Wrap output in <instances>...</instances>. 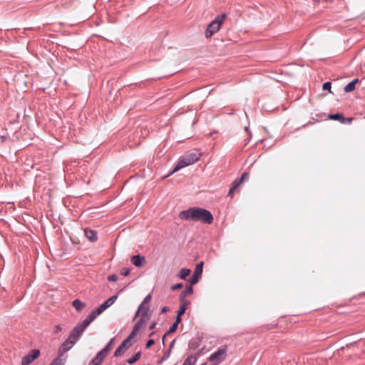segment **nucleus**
I'll use <instances>...</instances> for the list:
<instances>
[{
	"mask_svg": "<svg viewBox=\"0 0 365 365\" xmlns=\"http://www.w3.org/2000/svg\"><path fill=\"white\" fill-rule=\"evenodd\" d=\"M203 265H204L203 262H200V263H198L196 265V267L195 268L194 273H193L192 276L189 279V283L191 285L196 284L199 282V280L202 276Z\"/></svg>",
	"mask_w": 365,
	"mask_h": 365,
	"instance_id": "5",
	"label": "nucleus"
},
{
	"mask_svg": "<svg viewBox=\"0 0 365 365\" xmlns=\"http://www.w3.org/2000/svg\"><path fill=\"white\" fill-rule=\"evenodd\" d=\"M97 317L98 316L92 311L91 313L86 317V319L91 324Z\"/></svg>",
	"mask_w": 365,
	"mask_h": 365,
	"instance_id": "35",
	"label": "nucleus"
},
{
	"mask_svg": "<svg viewBox=\"0 0 365 365\" xmlns=\"http://www.w3.org/2000/svg\"><path fill=\"white\" fill-rule=\"evenodd\" d=\"M130 272V269L128 268H123L120 270V274L123 276H125V277L129 275Z\"/></svg>",
	"mask_w": 365,
	"mask_h": 365,
	"instance_id": "41",
	"label": "nucleus"
},
{
	"mask_svg": "<svg viewBox=\"0 0 365 365\" xmlns=\"http://www.w3.org/2000/svg\"><path fill=\"white\" fill-rule=\"evenodd\" d=\"M83 330L90 324V322L87 319H84L82 323L78 324Z\"/></svg>",
	"mask_w": 365,
	"mask_h": 365,
	"instance_id": "38",
	"label": "nucleus"
},
{
	"mask_svg": "<svg viewBox=\"0 0 365 365\" xmlns=\"http://www.w3.org/2000/svg\"><path fill=\"white\" fill-rule=\"evenodd\" d=\"M175 342V339H173V340L171 341L170 344V347H169V349H170V350H171V351H172V349H173V346H174Z\"/></svg>",
	"mask_w": 365,
	"mask_h": 365,
	"instance_id": "51",
	"label": "nucleus"
},
{
	"mask_svg": "<svg viewBox=\"0 0 365 365\" xmlns=\"http://www.w3.org/2000/svg\"><path fill=\"white\" fill-rule=\"evenodd\" d=\"M249 178V173H244L241 177L239 178L241 182H245L248 180Z\"/></svg>",
	"mask_w": 365,
	"mask_h": 365,
	"instance_id": "40",
	"label": "nucleus"
},
{
	"mask_svg": "<svg viewBox=\"0 0 365 365\" xmlns=\"http://www.w3.org/2000/svg\"><path fill=\"white\" fill-rule=\"evenodd\" d=\"M114 341V338L110 340V341L106 344V346L103 349H107V351H110L112 348V344Z\"/></svg>",
	"mask_w": 365,
	"mask_h": 365,
	"instance_id": "43",
	"label": "nucleus"
},
{
	"mask_svg": "<svg viewBox=\"0 0 365 365\" xmlns=\"http://www.w3.org/2000/svg\"><path fill=\"white\" fill-rule=\"evenodd\" d=\"M322 88L323 90H325V91H329V92H331V82H325L323 86H322Z\"/></svg>",
	"mask_w": 365,
	"mask_h": 365,
	"instance_id": "33",
	"label": "nucleus"
},
{
	"mask_svg": "<svg viewBox=\"0 0 365 365\" xmlns=\"http://www.w3.org/2000/svg\"><path fill=\"white\" fill-rule=\"evenodd\" d=\"M145 325H143L142 323H140L139 321L137 322V323L135 324V326L133 328V330L134 331H138L140 329L143 327Z\"/></svg>",
	"mask_w": 365,
	"mask_h": 365,
	"instance_id": "32",
	"label": "nucleus"
},
{
	"mask_svg": "<svg viewBox=\"0 0 365 365\" xmlns=\"http://www.w3.org/2000/svg\"><path fill=\"white\" fill-rule=\"evenodd\" d=\"M108 280L110 282H116L118 280V277L115 274H110L108 277Z\"/></svg>",
	"mask_w": 365,
	"mask_h": 365,
	"instance_id": "44",
	"label": "nucleus"
},
{
	"mask_svg": "<svg viewBox=\"0 0 365 365\" xmlns=\"http://www.w3.org/2000/svg\"><path fill=\"white\" fill-rule=\"evenodd\" d=\"M152 299V295L151 294H148L144 299L143 300L142 303L139 305L138 310L134 316L133 320H135L140 314L141 310L150 309L148 304L150 302Z\"/></svg>",
	"mask_w": 365,
	"mask_h": 365,
	"instance_id": "8",
	"label": "nucleus"
},
{
	"mask_svg": "<svg viewBox=\"0 0 365 365\" xmlns=\"http://www.w3.org/2000/svg\"><path fill=\"white\" fill-rule=\"evenodd\" d=\"M6 138L5 136H1V141L4 142L6 140Z\"/></svg>",
	"mask_w": 365,
	"mask_h": 365,
	"instance_id": "52",
	"label": "nucleus"
},
{
	"mask_svg": "<svg viewBox=\"0 0 365 365\" xmlns=\"http://www.w3.org/2000/svg\"><path fill=\"white\" fill-rule=\"evenodd\" d=\"M190 274V269L187 268H182L179 273L178 274V277L182 279H185L186 277Z\"/></svg>",
	"mask_w": 365,
	"mask_h": 365,
	"instance_id": "21",
	"label": "nucleus"
},
{
	"mask_svg": "<svg viewBox=\"0 0 365 365\" xmlns=\"http://www.w3.org/2000/svg\"><path fill=\"white\" fill-rule=\"evenodd\" d=\"M178 325L177 324V323H173L169 328V329L167 331V332L164 334L163 337V344H165V338L166 336V335H168V334L170 333H173V332H175L176 331V330L178 329Z\"/></svg>",
	"mask_w": 365,
	"mask_h": 365,
	"instance_id": "24",
	"label": "nucleus"
},
{
	"mask_svg": "<svg viewBox=\"0 0 365 365\" xmlns=\"http://www.w3.org/2000/svg\"><path fill=\"white\" fill-rule=\"evenodd\" d=\"M132 346L131 342H128V340H123L120 345L116 349L114 352L115 357H119L124 354V353Z\"/></svg>",
	"mask_w": 365,
	"mask_h": 365,
	"instance_id": "7",
	"label": "nucleus"
},
{
	"mask_svg": "<svg viewBox=\"0 0 365 365\" xmlns=\"http://www.w3.org/2000/svg\"><path fill=\"white\" fill-rule=\"evenodd\" d=\"M242 183V182L239 178L235 179L231 185L227 196L232 197L234 192L239 189Z\"/></svg>",
	"mask_w": 365,
	"mask_h": 365,
	"instance_id": "13",
	"label": "nucleus"
},
{
	"mask_svg": "<svg viewBox=\"0 0 365 365\" xmlns=\"http://www.w3.org/2000/svg\"><path fill=\"white\" fill-rule=\"evenodd\" d=\"M141 316L138 321L142 323L143 325L150 319L151 312H150V309H146L141 310Z\"/></svg>",
	"mask_w": 365,
	"mask_h": 365,
	"instance_id": "14",
	"label": "nucleus"
},
{
	"mask_svg": "<svg viewBox=\"0 0 365 365\" xmlns=\"http://www.w3.org/2000/svg\"><path fill=\"white\" fill-rule=\"evenodd\" d=\"M200 344L201 340L200 339H195L190 342L189 349L192 350H195L200 346Z\"/></svg>",
	"mask_w": 365,
	"mask_h": 365,
	"instance_id": "23",
	"label": "nucleus"
},
{
	"mask_svg": "<svg viewBox=\"0 0 365 365\" xmlns=\"http://www.w3.org/2000/svg\"><path fill=\"white\" fill-rule=\"evenodd\" d=\"M84 330L77 324L70 332L71 334H73V335L79 339V338L83 334Z\"/></svg>",
	"mask_w": 365,
	"mask_h": 365,
	"instance_id": "18",
	"label": "nucleus"
},
{
	"mask_svg": "<svg viewBox=\"0 0 365 365\" xmlns=\"http://www.w3.org/2000/svg\"><path fill=\"white\" fill-rule=\"evenodd\" d=\"M193 293V288L192 285H190L186 287L185 289L182 291L180 294V302H188L187 300H185V298L187 294H191Z\"/></svg>",
	"mask_w": 365,
	"mask_h": 365,
	"instance_id": "15",
	"label": "nucleus"
},
{
	"mask_svg": "<svg viewBox=\"0 0 365 365\" xmlns=\"http://www.w3.org/2000/svg\"><path fill=\"white\" fill-rule=\"evenodd\" d=\"M84 234L86 237L92 242H96L98 240L97 232L94 230L86 228L84 230Z\"/></svg>",
	"mask_w": 365,
	"mask_h": 365,
	"instance_id": "11",
	"label": "nucleus"
},
{
	"mask_svg": "<svg viewBox=\"0 0 365 365\" xmlns=\"http://www.w3.org/2000/svg\"><path fill=\"white\" fill-rule=\"evenodd\" d=\"M190 304V302H180V306L179 309L177 312V314L179 316H182L187 309V307Z\"/></svg>",
	"mask_w": 365,
	"mask_h": 365,
	"instance_id": "20",
	"label": "nucleus"
},
{
	"mask_svg": "<svg viewBox=\"0 0 365 365\" xmlns=\"http://www.w3.org/2000/svg\"><path fill=\"white\" fill-rule=\"evenodd\" d=\"M132 263L137 267H140L145 264V258L144 256L138 255L131 257Z\"/></svg>",
	"mask_w": 365,
	"mask_h": 365,
	"instance_id": "10",
	"label": "nucleus"
},
{
	"mask_svg": "<svg viewBox=\"0 0 365 365\" xmlns=\"http://www.w3.org/2000/svg\"><path fill=\"white\" fill-rule=\"evenodd\" d=\"M201 365H207V364L206 363H203Z\"/></svg>",
	"mask_w": 365,
	"mask_h": 365,
	"instance_id": "56",
	"label": "nucleus"
},
{
	"mask_svg": "<svg viewBox=\"0 0 365 365\" xmlns=\"http://www.w3.org/2000/svg\"><path fill=\"white\" fill-rule=\"evenodd\" d=\"M74 344H73L71 341H68L67 339L62 343L61 346H60L58 351V356H63L65 353L68 351L73 346Z\"/></svg>",
	"mask_w": 365,
	"mask_h": 365,
	"instance_id": "9",
	"label": "nucleus"
},
{
	"mask_svg": "<svg viewBox=\"0 0 365 365\" xmlns=\"http://www.w3.org/2000/svg\"><path fill=\"white\" fill-rule=\"evenodd\" d=\"M101 361L96 356L89 362L88 365H101Z\"/></svg>",
	"mask_w": 365,
	"mask_h": 365,
	"instance_id": "36",
	"label": "nucleus"
},
{
	"mask_svg": "<svg viewBox=\"0 0 365 365\" xmlns=\"http://www.w3.org/2000/svg\"><path fill=\"white\" fill-rule=\"evenodd\" d=\"M72 305L77 312H81L83 309L86 307V304L82 302L78 299L73 300L72 302Z\"/></svg>",
	"mask_w": 365,
	"mask_h": 365,
	"instance_id": "16",
	"label": "nucleus"
},
{
	"mask_svg": "<svg viewBox=\"0 0 365 365\" xmlns=\"http://www.w3.org/2000/svg\"><path fill=\"white\" fill-rule=\"evenodd\" d=\"M170 353H171L170 349H168L167 351H165V353L163 354V356H162V358L160 359V362L168 359L170 355Z\"/></svg>",
	"mask_w": 365,
	"mask_h": 365,
	"instance_id": "29",
	"label": "nucleus"
},
{
	"mask_svg": "<svg viewBox=\"0 0 365 365\" xmlns=\"http://www.w3.org/2000/svg\"><path fill=\"white\" fill-rule=\"evenodd\" d=\"M145 325H143L142 323H140L139 321L137 322V323L135 324V326L133 328V330L134 331H138L140 329L143 327Z\"/></svg>",
	"mask_w": 365,
	"mask_h": 365,
	"instance_id": "31",
	"label": "nucleus"
},
{
	"mask_svg": "<svg viewBox=\"0 0 365 365\" xmlns=\"http://www.w3.org/2000/svg\"><path fill=\"white\" fill-rule=\"evenodd\" d=\"M155 334V332H151L150 334H149V336H153V335Z\"/></svg>",
	"mask_w": 365,
	"mask_h": 365,
	"instance_id": "53",
	"label": "nucleus"
},
{
	"mask_svg": "<svg viewBox=\"0 0 365 365\" xmlns=\"http://www.w3.org/2000/svg\"><path fill=\"white\" fill-rule=\"evenodd\" d=\"M274 326H272V327H269V329H272V328H274Z\"/></svg>",
	"mask_w": 365,
	"mask_h": 365,
	"instance_id": "55",
	"label": "nucleus"
},
{
	"mask_svg": "<svg viewBox=\"0 0 365 365\" xmlns=\"http://www.w3.org/2000/svg\"><path fill=\"white\" fill-rule=\"evenodd\" d=\"M108 353L109 352L107 351V349H103L102 350L97 353L96 357L101 362H103Z\"/></svg>",
	"mask_w": 365,
	"mask_h": 365,
	"instance_id": "22",
	"label": "nucleus"
},
{
	"mask_svg": "<svg viewBox=\"0 0 365 365\" xmlns=\"http://www.w3.org/2000/svg\"><path fill=\"white\" fill-rule=\"evenodd\" d=\"M227 352V348L226 346L220 348L216 351L210 355L208 360L213 362L215 365H219L225 360Z\"/></svg>",
	"mask_w": 365,
	"mask_h": 365,
	"instance_id": "4",
	"label": "nucleus"
},
{
	"mask_svg": "<svg viewBox=\"0 0 365 365\" xmlns=\"http://www.w3.org/2000/svg\"><path fill=\"white\" fill-rule=\"evenodd\" d=\"M181 316L177 314L175 317V322L174 323H177V324L178 325L181 322Z\"/></svg>",
	"mask_w": 365,
	"mask_h": 365,
	"instance_id": "48",
	"label": "nucleus"
},
{
	"mask_svg": "<svg viewBox=\"0 0 365 365\" xmlns=\"http://www.w3.org/2000/svg\"><path fill=\"white\" fill-rule=\"evenodd\" d=\"M67 339H68V341H71V342H72L73 344H75L78 341V338H76V337L73 335V334H71V333H70V334H69L68 337L67 338Z\"/></svg>",
	"mask_w": 365,
	"mask_h": 365,
	"instance_id": "37",
	"label": "nucleus"
},
{
	"mask_svg": "<svg viewBox=\"0 0 365 365\" xmlns=\"http://www.w3.org/2000/svg\"><path fill=\"white\" fill-rule=\"evenodd\" d=\"M353 120H354L353 118H345L344 116L342 124H350V123H351Z\"/></svg>",
	"mask_w": 365,
	"mask_h": 365,
	"instance_id": "45",
	"label": "nucleus"
},
{
	"mask_svg": "<svg viewBox=\"0 0 365 365\" xmlns=\"http://www.w3.org/2000/svg\"><path fill=\"white\" fill-rule=\"evenodd\" d=\"M182 287H183V284L182 283H178L175 285H173L171 287V289L175 291V290H178V289L182 288Z\"/></svg>",
	"mask_w": 365,
	"mask_h": 365,
	"instance_id": "42",
	"label": "nucleus"
},
{
	"mask_svg": "<svg viewBox=\"0 0 365 365\" xmlns=\"http://www.w3.org/2000/svg\"><path fill=\"white\" fill-rule=\"evenodd\" d=\"M137 333H138L137 331H134L133 330H132L130 334L128 335V336L125 340H128V342H131V339H133L136 336Z\"/></svg>",
	"mask_w": 365,
	"mask_h": 365,
	"instance_id": "39",
	"label": "nucleus"
},
{
	"mask_svg": "<svg viewBox=\"0 0 365 365\" xmlns=\"http://www.w3.org/2000/svg\"><path fill=\"white\" fill-rule=\"evenodd\" d=\"M97 317L98 316L92 311L91 313L86 317V319L91 324Z\"/></svg>",
	"mask_w": 365,
	"mask_h": 365,
	"instance_id": "34",
	"label": "nucleus"
},
{
	"mask_svg": "<svg viewBox=\"0 0 365 365\" xmlns=\"http://www.w3.org/2000/svg\"><path fill=\"white\" fill-rule=\"evenodd\" d=\"M40 356L38 349H32L29 353L22 357L21 365H29Z\"/></svg>",
	"mask_w": 365,
	"mask_h": 365,
	"instance_id": "6",
	"label": "nucleus"
},
{
	"mask_svg": "<svg viewBox=\"0 0 365 365\" xmlns=\"http://www.w3.org/2000/svg\"><path fill=\"white\" fill-rule=\"evenodd\" d=\"M179 218L182 220L201 222L208 225L212 224L214 220L213 215L210 210L200 207H192L180 212Z\"/></svg>",
	"mask_w": 365,
	"mask_h": 365,
	"instance_id": "1",
	"label": "nucleus"
},
{
	"mask_svg": "<svg viewBox=\"0 0 365 365\" xmlns=\"http://www.w3.org/2000/svg\"><path fill=\"white\" fill-rule=\"evenodd\" d=\"M359 82L358 78H355L351 82H349L346 86L344 87V91L346 93H349L353 91L355 89L356 84Z\"/></svg>",
	"mask_w": 365,
	"mask_h": 365,
	"instance_id": "17",
	"label": "nucleus"
},
{
	"mask_svg": "<svg viewBox=\"0 0 365 365\" xmlns=\"http://www.w3.org/2000/svg\"><path fill=\"white\" fill-rule=\"evenodd\" d=\"M200 156H201L200 153H188L187 155L182 157L179 160V162L178 163V164L176 165V166L175 167L173 170L169 175L173 174V173L180 170L182 168L187 167L188 165H190L196 163L197 160H199Z\"/></svg>",
	"mask_w": 365,
	"mask_h": 365,
	"instance_id": "3",
	"label": "nucleus"
},
{
	"mask_svg": "<svg viewBox=\"0 0 365 365\" xmlns=\"http://www.w3.org/2000/svg\"><path fill=\"white\" fill-rule=\"evenodd\" d=\"M61 358V356H58V357L54 359L49 365H63L66 359H62Z\"/></svg>",
	"mask_w": 365,
	"mask_h": 365,
	"instance_id": "27",
	"label": "nucleus"
},
{
	"mask_svg": "<svg viewBox=\"0 0 365 365\" xmlns=\"http://www.w3.org/2000/svg\"><path fill=\"white\" fill-rule=\"evenodd\" d=\"M200 351H198L197 353L188 356L184 361L182 365H195L198 357L200 356Z\"/></svg>",
	"mask_w": 365,
	"mask_h": 365,
	"instance_id": "12",
	"label": "nucleus"
},
{
	"mask_svg": "<svg viewBox=\"0 0 365 365\" xmlns=\"http://www.w3.org/2000/svg\"><path fill=\"white\" fill-rule=\"evenodd\" d=\"M245 130H246V131L249 130L247 127L245 128Z\"/></svg>",
	"mask_w": 365,
	"mask_h": 365,
	"instance_id": "54",
	"label": "nucleus"
},
{
	"mask_svg": "<svg viewBox=\"0 0 365 365\" xmlns=\"http://www.w3.org/2000/svg\"><path fill=\"white\" fill-rule=\"evenodd\" d=\"M168 311H169V307H168L165 306V307H163L161 309V312H160V313H161V314H164V313L168 312Z\"/></svg>",
	"mask_w": 365,
	"mask_h": 365,
	"instance_id": "49",
	"label": "nucleus"
},
{
	"mask_svg": "<svg viewBox=\"0 0 365 365\" xmlns=\"http://www.w3.org/2000/svg\"><path fill=\"white\" fill-rule=\"evenodd\" d=\"M155 344V341L152 339L148 340V341L145 344V348L149 349L150 348L153 344Z\"/></svg>",
	"mask_w": 365,
	"mask_h": 365,
	"instance_id": "46",
	"label": "nucleus"
},
{
	"mask_svg": "<svg viewBox=\"0 0 365 365\" xmlns=\"http://www.w3.org/2000/svg\"><path fill=\"white\" fill-rule=\"evenodd\" d=\"M118 298V296L117 295H113L112 297H110V298H108L104 303H103V304L104 306H106L105 307L106 309H108V307H110L113 304H114V302H115V300L117 299Z\"/></svg>",
	"mask_w": 365,
	"mask_h": 365,
	"instance_id": "25",
	"label": "nucleus"
},
{
	"mask_svg": "<svg viewBox=\"0 0 365 365\" xmlns=\"http://www.w3.org/2000/svg\"><path fill=\"white\" fill-rule=\"evenodd\" d=\"M156 325H157V323H156L155 322H153V323H151V324L150 325V327H149V329H150V330H153V329H154L155 328Z\"/></svg>",
	"mask_w": 365,
	"mask_h": 365,
	"instance_id": "50",
	"label": "nucleus"
},
{
	"mask_svg": "<svg viewBox=\"0 0 365 365\" xmlns=\"http://www.w3.org/2000/svg\"><path fill=\"white\" fill-rule=\"evenodd\" d=\"M106 306H104L103 304L99 307H98L97 309L93 310V312L97 315H100L101 313H103L106 309V308L105 307Z\"/></svg>",
	"mask_w": 365,
	"mask_h": 365,
	"instance_id": "28",
	"label": "nucleus"
},
{
	"mask_svg": "<svg viewBox=\"0 0 365 365\" xmlns=\"http://www.w3.org/2000/svg\"><path fill=\"white\" fill-rule=\"evenodd\" d=\"M145 325H143L142 323H140L139 321L137 322V323L135 324V326L133 328V330L134 331H138L140 329L143 327Z\"/></svg>",
	"mask_w": 365,
	"mask_h": 365,
	"instance_id": "30",
	"label": "nucleus"
},
{
	"mask_svg": "<svg viewBox=\"0 0 365 365\" xmlns=\"http://www.w3.org/2000/svg\"><path fill=\"white\" fill-rule=\"evenodd\" d=\"M225 18L226 14L225 13L217 15L215 19L208 24L205 33V37L207 38H210L217 33L220 29L221 25Z\"/></svg>",
	"mask_w": 365,
	"mask_h": 365,
	"instance_id": "2",
	"label": "nucleus"
},
{
	"mask_svg": "<svg viewBox=\"0 0 365 365\" xmlns=\"http://www.w3.org/2000/svg\"><path fill=\"white\" fill-rule=\"evenodd\" d=\"M141 356V353L139 351L133 355L131 358L128 359L126 362L129 364H133L136 362Z\"/></svg>",
	"mask_w": 365,
	"mask_h": 365,
	"instance_id": "26",
	"label": "nucleus"
},
{
	"mask_svg": "<svg viewBox=\"0 0 365 365\" xmlns=\"http://www.w3.org/2000/svg\"><path fill=\"white\" fill-rule=\"evenodd\" d=\"M328 119L333 120H338L341 123H342L343 119H344V115L343 113H334V114H329L328 115Z\"/></svg>",
	"mask_w": 365,
	"mask_h": 365,
	"instance_id": "19",
	"label": "nucleus"
},
{
	"mask_svg": "<svg viewBox=\"0 0 365 365\" xmlns=\"http://www.w3.org/2000/svg\"><path fill=\"white\" fill-rule=\"evenodd\" d=\"M62 331V327L57 324V325H55L54 327H53V333L54 334H58L59 332H61Z\"/></svg>",
	"mask_w": 365,
	"mask_h": 365,
	"instance_id": "47",
	"label": "nucleus"
}]
</instances>
